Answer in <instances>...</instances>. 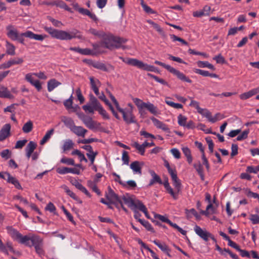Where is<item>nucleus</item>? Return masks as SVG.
I'll return each instance as SVG.
<instances>
[{"label":"nucleus","instance_id":"nucleus-1","mask_svg":"<svg viewBox=\"0 0 259 259\" xmlns=\"http://www.w3.org/2000/svg\"><path fill=\"white\" fill-rule=\"evenodd\" d=\"M44 29L49 33L52 37L60 40H70L73 38H81V36L78 35L79 32L77 30H74L70 32L64 30H58L51 27H45Z\"/></svg>","mask_w":259,"mask_h":259},{"label":"nucleus","instance_id":"nucleus-2","mask_svg":"<svg viewBox=\"0 0 259 259\" xmlns=\"http://www.w3.org/2000/svg\"><path fill=\"white\" fill-rule=\"evenodd\" d=\"M127 39L122 37L115 36L111 33H105L102 37L101 45L105 48L112 50L114 49H119L121 44L126 42Z\"/></svg>","mask_w":259,"mask_h":259},{"label":"nucleus","instance_id":"nucleus-3","mask_svg":"<svg viewBox=\"0 0 259 259\" xmlns=\"http://www.w3.org/2000/svg\"><path fill=\"white\" fill-rule=\"evenodd\" d=\"M133 101L137 106L141 116H144L146 114V112L145 109H147L151 113L154 115H157L158 113L157 107L149 102L145 103L137 98H133Z\"/></svg>","mask_w":259,"mask_h":259},{"label":"nucleus","instance_id":"nucleus-4","mask_svg":"<svg viewBox=\"0 0 259 259\" xmlns=\"http://www.w3.org/2000/svg\"><path fill=\"white\" fill-rule=\"evenodd\" d=\"M120 59L124 63L127 64L132 65L133 66L137 67V68L143 69L144 70L156 72L158 71L157 68L153 65H148L144 63L141 61L134 58H124L123 57H120Z\"/></svg>","mask_w":259,"mask_h":259},{"label":"nucleus","instance_id":"nucleus-5","mask_svg":"<svg viewBox=\"0 0 259 259\" xmlns=\"http://www.w3.org/2000/svg\"><path fill=\"white\" fill-rule=\"evenodd\" d=\"M154 63L155 64L161 66L167 70L169 72L177 76L179 79L188 83L192 82V80L187 77L184 73L171 66L165 64V63L159 61H155Z\"/></svg>","mask_w":259,"mask_h":259},{"label":"nucleus","instance_id":"nucleus-6","mask_svg":"<svg viewBox=\"0 0 259 259\" xmlns=\"http://www.w3.org/2000/svg\"><path fill=\"white\" fill-rule=\"evenodd\" d=\"M101 106L98 99L93 95L90 94L89 103L83 105L82 109L87 113H94L95 111H97Z\"/></svg>","mask_w":259,"mask_h":259},{"label":"nucleus","instance_id":"nucleus-7","mask_svg":"<svg viewBox=\"0 0 259 259\" xmlns=\"http://www.w3.org/2000/svg\"><path fill=\"white\" fill-rule=\"evenodd\" d=\"M119 112L122 114L124 121L126 123L129 124L131 123H137L136 117L133 113V110L131 109H123L119 107L117 109Z\"/></svg>","mask_w":259,"mask_h":259},{"label":"nucleus","instance_id":"nucleus-8","mask_svg":"<svg viewBox=\"0 0 259 259\" xmlns=\"http://www.w3.org/2000/svg\"><path fill=\"white\" fill-rule=\"evenodd\" d=\"M105 196L108 200L109 204H113L117 207H118V203H121V198L114 193L110 187L108 188V192L106 193Z\"/></svg>","mask_w":259,"mask_h":259},{"label":"nucleus","instance_id":"nucleus-9","mask_svg":"<svg viewBox=\"0 0 259 259\" xmlns=\"http://www.w3.org/2000/svg\"><path fill=\"white\" fill-rule=\"evenodd\" d=\"M0 178L6 180L7 182L14 185L16 188L21 190L22 188L18 180L12 177L9 172H6L4 174L0 172Z\"/></svg>","mask_w":259,"mask_h":259},{"label":"nucleus","instance_id":"nucleus-10","mask_svg":"<svg viewBox=\"0 0 259 259\" xmlns=\"http://www.w3.org/2000/svg\"><path fill=\"white\" fill-rule=\"evenodd\" d=\"M74 7L76 11H77L81 14L89 16L91 19H92L95 22H97L98 21V19L96 15L93 13H91L89 10L79 7L78 4L74 5Z\"/></svg>","mask_w":259,"mask_h":259},{"label":"nucleus","instance_id":"nucleus-11","mask_svg":"<svg viewBox=\"0 0 259 259\" xmlns=\"http://www.w3.org/2000/svg\"><path fill=\"white\" fill-rule=\"evenodd\" d=\"M194 230L195 233L204 241L207 242L208 241L210 233L205 230H203L200 227L197 225L195 226Z\"/></svg>","mask_w":259,"mask_h":259},{"label":"nucleus","instance_id":"nucleus-12","mask_svg":"<svg viewBox=\"0 0 259 259\" xmlns=\"http://www.w3.org/2000/svg\"><path fill=\"white\" fill-rule=\"evenodd\" d=\"M6 229L7 233L14 240L19 241L22 235L17 230L12 226H7Z\"/></svg>","mask_w":259,"mask_h":259},{"label":"nucleus","instance_id":"nucleus-13","mask_svg":"<svg viewBox=\"0 0 259 259\" xmlns=\"http://www.w3.org/2000/svg\"><path fill=\"white\" fill-rule=\"evenodd\" d=\"M82 148L88 152V153H87V156L90 159L91 164H93L95 161L96 156L98 154V152L97 151L94 152L93 150L92 147L90 145H84L82 147Z\"/></svg>","mask_w":259,"mask_h":259},{"label":"nucleus","instance_id":"nucleus-14","mask_svg":"<svg viewBox=\"0 0 259 259\" xmlns=\"http://www.w3.org/2000/svg\"><path fill=\"white\" fill-rule=\"evenodd\" d=\"M25 79L31 85L34 86L37 91L39 92L42 89L41 84L38 80H34L32 77V74L27 73L25 75Z\"/></svg>","mask_w":259,"mask_h":259},{"label":"nucleus","instance_id":"nucleus-15","mask_svg":"<svg viewBox=\"0 0 259 259\" xmlns=\"http://www.w3.org/2000/svg\"><path fill=\"white\" fill-rule=\"evenodd\" d=\"M11 125L9 123L5 124L0 130V141H3L9 137L11 134Z\"/></svg>","mask_w":259,"mask_h":259},{"label":"nucleus","instance_id":"nucleus-16","mask_svg":"<svg viewBox=\"0 0 259 259\" xmlns=\"http://www.w3.org/2000/svg\"><path fill=\"white\" fill-rule=\"evenodd\" d=\"M38 236L32 235L31 236L28 235H22V237L20 238L19 242V243L24 244L27 246L29 247H31L33 246V239L37 238Z\"/></svg>","mask_w":259,"mask_h":259},{"label":"nucleus","instance_id":"nucleus-17","mask_svg":"<svg viewBox=\"0 0 259 259\" xmlns=\"http://www.w3.org/2000/svg\"><path fill=\"white\" fill-rule=\"evenodd\" d=\"M22 35H24L25 37L39 41H42L47 37V35L46 34H35L31 31H27L25 32L22 33Z\"/></svg>","mask_w":259,"mask_h":259},{"label":"nucleus","instance_id":"nucleus-18","mask_svg":"<svg viewBox=\"0 0 259 259\" xmlns=\"http://www.w3.org/2000/svg\"><path fill=\"white\" fill-rule=\"evenodd\" d=\"M144 164L143 162L135 161L131 163L130 168L132 169L134 174L141 175L142 168Z\"/></svg>","mask_w":259,"mask_h":259},{"label":"nucleus","instance_id":"nucleus-19","mask_svg":"<svg viewBox=\"0 0 259 259\" xmlns=\"http://www.w3.org/2000/svg\"><path fill=\"white\" fill-rule=\"evenodd\" d=\"M122 203L123 202L124 204L127 205L129 207L132 208L133 207H135L138 208V204L139 203H141L142 202L139 200H137L135 201L133 199H132L130 197H126L125 196H123L121 198H120Z\"/></svg>","mask_w":259,"mask_h":259},{"label":"nucleus","instance_id":"nucleus-20","mask_svg":"<svg viewBox=\"0 0 259 259\" xmlns=\"http://www.w3.org/2000/svg\"><path fill=\"white\" fill-rule=\"evenodd\" d=\"M7 36L12 40H16L19 35L18 31L14 28L13 25H10L7 26Z\"/></svg>","mask_w":259,"mask_h":259},{"label":"nucleus","instance_id":"nucleus-21","mask_svg":"<svg viewBox=\"0 0 259 259\" xmlns=\"http://www.w3.org/2000/svg\"><path fill=\"white\" fill-rule=\"evenodd\" d=\"M33 246L34 247L37 253L40 255L44 253L42 249V240L38 236L37 238L33 239Z\"/></svg>","mask_w":259,"mask_h":259},{"label":"nucleus","instance_id":"nucleus-22","mask_svg":"<svg viewBox=\"0 0 259 259\" xmlns=\"http://www.w3.org/2000/svg\"><path fill=\"white\" fill-rule=\"evenodd\" d=\"M80 119L88 128L93 129L95 127V122L92 118L82 114V116H80Z\"/></svg>","mask_w":259,"mask_h":259},{"label":"nucleus","instance_id":"nucleus-23","mask_svg":"<svg viewBox=\"0 0 259 259\" xmlns=\"http://www.w3.org/2000/svg\"><path fill=\"white\" fill-rule=\"evenodd\" d=\"M152 242L154 243V244L157 246L163 252L167 254L168 256H170L169 253L170 252V249L165 243H161L158 240H154L152 241Z\"/></svg>","mask_w":259,"mask_h":259},{"label":"nucleus","instance_id":"nucleus-24","mask_svg":"<svg viewBox=\"0 0 259 259\" xmlns=\"http://www.w3.org/2000/svg\"><path fill=\"white\" fill-rule=\"evenodd\" d=\"M150 119L154 126H155L157 128L161 129L165 132H169V128L165 123H163L154 117H151Z\"/></svg>","mask_w":259,"mask_h":259},{"label":"nucleus","instance_id":"nucleus-25","mask_svg":"<svg viewBox=\"0 0 259 259\" xmlns=\"http://www.w3.org/2000/svg\"><path fill=\"white\" fill-rule=\"evenodd\" d=\"M259 93V87L253 89L247 92L244 93L240 95L241 100H246L253 96Z\"/></svg>","mask_w":259,"mask_h":259},{"label":"nucleus","instance_id":"nucleus-26","mask_svg":"<svg viewBox=\"0 0 259 259\" xmlns=\"http://www.w3.org/2000/svg\"><path fill=\"white\" fill-rule=\"evenodd\" d=\"M14 96L11 93L7 87L4 85L0 87V98L13 99Z\"/></svg>","mask_w":259,"mask_h":259},{"label":"nucleus","instance_id":"nucleus-27","mask_svg":"<svg viewBox=\"0 0 259 259\" xmlns=\"http://www.w3.org/2000/svg\"><path fill=\"white\" fill-rule=\"evenodd\" d=\"M71 132H72L74 134L78 136H80L81 137H84L85 136V134L87 133L88 131L84 128L83 127L81 126H76L75 125L72 129H71Z\"/></svg>","mask_w":259,"mask_h":259},{"label":"nucleus","instance_id":"nucleus-28","mask_svg":"<svg viewBox=\"0 0 259 259\" xmlns=\"http://www.w3.org/2000/svg\"><path fill=\"white\" fill-rule=\"evenodd\" d=\"M162 184L168 193H169L175 200L178 199V195L177 192H175L172 188L170 186L168 180H166Z\"/></svg>","mask_w":259,"mask_h":259},{"label":"nucleus","instance_id":"nucleus-29","mask_svg":"<svg viewBox=\"0 0 259 259\" xmlns=\"http://www.w3.org/2000/svg\"><path fill=\"white\" fill-rule=\"evenodd\" d=\"M150 174L152 177L148 185L149 186H151L155 183H157L160 184H162V181L159 176H158L153 170L150 171Z\"/></svg>","mask_w":259,"mask_h":259},{"label":"nucleus","instance_id":"nucleus-30","mask_svg":"<svg viewBox=\"0 0 259 259\" xmlns=\"http://www.w3.org/2000/svg\"><path fill=\"white\" fill-rule=\"evenodd\" d=\"M61 83L55 79H51L48 81L47 87L49 92L53 91L56 88L61 85Z\"/></svg>","mask_w":259,"mask_h":259},{"label":"nucleus","instance_id":"nucleus-31","mask_svg":"<svg viewBox=\"0 0 259 259\" xmlns=\"http://www.w3.org/2000/svg\"><path fill=\"white\" fill-rule=\"evenodd\" d=\"M73 146L74 143L72 140L70 139H67L64 141L62 148L63 152H66L72 149L73 148Z\"/></svg>","mask_w":259,"mask_h":259},{"label":"nucleus","instance_id":"nucleus-32","mask_svg":"<svg viewBox=\"0 0 259 259\" xmlns=\"http://www.w3.org/2000/svg\"><path fill=\"white\" fill-rule=\"evenodd\" d=\"M33 128V124L32 121L29 120L23 125L22 130L23 133L28 134L32 131Z\"/></svg>","mask_w":259,"mask_h":259},{"label":"nucleus","instance_id":"nucleus-33","mask_svg":"<svg viewBox=\"0 0 259 259\" xmlns=\"http://www.w3.org/2000/svg\"><path fill=\"white\" fill-rule=\"evenodd\" d=\"M6 53L8 55L14 56L15 55V47L11 43L6 41Z\"/></svg>","mask_w":259,"mask_h":259},{"label":"nucleus","instance_id":"nucleus-34","mask_svg":"<svg viewBox=\"0 0 259 259\" xmlns=\"http://www.w3.org/2000/svg\"><path fill=\"white\" fill-rule=\"evenodd\" d=\"M54 133V130L53 128L51 129L49 131H48L46 133L45 135L44 136L43 138L40 142V145H44L47 142H48L49 139L51 138V136L53 135Z\"/></svg>","mask_w":259,"mask_h":259},{"label":"nucleus","instance_id":"nucleus-35","mask_svg":"<svg viewBox=\"0 0 259 259\" xmlns=\"http://www.w3.org/2000/svg\"><path fill=\"white\" fill-rule=\"evenodd\" d=\"M62 121L65 126L69 128L70 131H71V129H72L73 127H74V126L75 125L73 119L70 117H64V118L62 119Z\"/></svg>","mask_w":259,"mask_h":259},{"label":"nucleus","instance_id":"nucleus-36","mask_svg":"<svg viewBox=\"0 0 259 259\" xmlns=\"http://www.w3.org/2000/svg\"><path fill=\"white\" fill-rule=\"evenodd\" d=\"M132 146L138 150L141 155H144L145 147L143 143L140 145L137 142H135L132 144Z\"/></svg>","mask_w":259,"mask_h":259},{"label":"nucleus","instance_id":"nucleus-37","mask_svg":"<svg viewBox=\"0 0 259 259\" xmlns=\"http://www.w3.org/2000/svg\"><path fill=\"white\" fill-rule=\"evenodd\" d=\"M197 65L199 67H207L212 70L215 69L214 66L207 61H199L197 62Z\"/></svg>","mask_w":259,"mask_h":259},{"label":"nucleus","instance_id":"nucleus-38","mask_svg":"<svg viewBox=\"0 0 259 259\" xmlns=\"http://www.w3.org/2000/svg\"><path fill=\"white\" fill-rule=\"evenodd\" d=\"M138 222L145 227L148 231L154 232V229L149 222L143 219H139Z\"/></svg>","mask_w":259,"mask_h":259},{"label":"nucleus","instance_id":"nucleus-39","mask_svg":"<svg viewBox=\"0 0 259 259\" xmlns=\"http://www.w3.org/2000/svg\"><path fill=\"white\" fill-rule=\"evenodd\" d=\"M73 101L71 100V99H67L65 100L64 102V105L66 107V108L68 110L72 109L73 111H75L77 108H79V107L77 105H76L75 106L73 107L72 106Z\"/></svg>","mask_w":259,"mask_h":259},{"label":"nucleus","instance_id":"nucleus-40","mask_svg":"<svg viewBox=\"0 0 259 259\" xmlns=\"http://www.w3.org/2000/svg\"><path fill=\"white\" fill-rule=\"evenodd\" d=\"M11 66L15 65L21 64L23 63L24 60L22 58L16 57L9 60Z\"/></svg>","mask_w":259,"mask_h":259},{"label":"nucleus","instance_id":"nucleus-41","mask_svg":"<svg viewBox=\"0 0 259 259\" xmlns=\"http://www.w3.org/2000/svg\"><path fill=\"white\" fill-rule=\"evenodd\" d=\"M147 22L149 24L151 25L153 28L155 29L157 32H158L160 34H163L164 33L163 29L158 24L155 23L152 20H148Z\"/></svg>","mask_w":259,"mask_h":259},{"label":"nucleus","instance_id":"nucleus-42","mask_svg":"<svg viewBox=\"0 0 259 259\" xmlns=\"http://www.w3.org/2000/svg\"><path fill=\"white\" fill-rule=\"evenodd\" d=\"M90 80L92 90L96 88H99L101 85V82L100 81L97 79H95L93 77H90Z\"/></svg>","mask_w":259,"mask_h":259},{"label":"nucleus","instance_id":"nucleus-43","mask_svg":"<svg viewBox=\"0 0 259 259\" xmlns=\"http://www.w3.org/2000/svg\"><path fill=\"white\" fill-rule=\"evenodd\" d=\"M198 113L205 117L210 122V119L212 117L211 113L207 109L201 108V110L199 111Z\"/></svg>","mask_w":259,"mask_h":259},{"label":"nucleus","instance_id":"nucleus-44","mask_svg":"<svg viewBox=\"0 0 259 259\" xmlns=\"http://www.w3.org/2000/svg\"><path fill=\"white\" fill-rule=\"evenodd\" d=\"M173 186L175 187L176 191L175 192L177 193V195H178V193L181 190L182 188V184L181 183V181L179 179L176 180L172 181Z\"/></svg>","mask_w":259,"mask_h":259},{"label":"nucleus","instance_id":"nucleus-45","mask_svg":"<svg viewBox=\"0 0 259 259\" xmlns=\"http://www.w3.org/2000/svg\"><path fill=\"white\" fill-rule=\"evenodd\" d=\"M138 209H139L140 211H142L145 214L147 218H150V216L149 214H148L147 209L142 202L139 203V204H138Z\"/></svg>","mask_w":259,"mask_h":259},{"label":"nucleus","instance_id":"nucleus-46","mask_svg":"<svg viewBox=\"0 0 259 259\" xmlns=\"http://www.w3.org/2000/svg\"><path fill=\"white\" fill-rule=\"evenodd\" d=\"M168 224H169L170 226L173 227L174 228L177 229L179 232H180L182 235H186L187 232L184 230L182 228L178 226L176 224L173 223L170 220L168 221Z\"/></svg>","mask_w":259,"mask_h":259},{"label":"nucleus","instance_id":"nucleus-47","mask_svg":"<svg viewBox=\"0 0 259 259\" xmlns=\"http://www.w3.org/2000/svg\"><path fill=\"white\" fill-rule=\"evenodd\" d=\"M60 162L62 163L66 164L68 165H75L74 160L72 158L63 157L61 159Z\"/></svg>","mask_w":259,"mask_h":259},{"label":"nucleus","instance_id":"nucleus-48","mask_svg":"<svg viewBox=\"0 0 259 259\" xmlns=\"http://www.w3.org/2000/svg\"><path fill=\"white\" fill-rule=\"evenodd\" d=\"M187 117L185 116L180 114L178 116V122L180 126H185L187 123Z\"/></svg>","mask_w":259,"mask_h":259},{"label":"nucleus","instance_id":"nucleus-49","mask_svg":"<svg viewBox=\"0 0 259 259\" xmlns=\"http://www.w3.org/2000/svg\"><path fill=\"white\" fill-rule=\"evenodd\" d=\"M36 147V144L33 141H30L26 148V151L30 153H33Z\"/></svg>","mask_w":259,"mask_h":259},{"label":"nucleus","instance_id":"nucleus-50","mask_svg":"<svg viewBox=\"0 0 259 259\" xmlns=\"http://www.w3.org/2000/svg\"><path fill=\"white\" fill-rule=\"evenodd\" d=\"M141 6L143 8L144 10L147 13L149 14H155V11L152 10L150 7L145 4L143 1L141 2Z\"/></svg>","mask_w":259,"mask_h":259},{"label":"nucleus","instance_id":"nucleus-51","mask_svg":"<svg viewBox=\"0 0 259 259\" xmlns=\"http://www.w3.org/2000/svg\"><path fill=\"white\" fill-rule=\"evenodd\" d=\"M121 159L123 162V164H126V165H128L129 161H130V157L128 155V152L127 151H123Z\"/></svg>","mask_w":259,"mask_h":259},{"label":"nucleus","instance_id":"nucleus-52","mask_svg":"<svg viewBox=\"0 0 259 259\" xmlns=\"http://www.w3.org/2000/svg\"><path fill=\"white\" fill-rule=\"evenodd\" d=\"M88 32L95 36H98L102 38L104 32L103 31H99L94 28H90Z\"/></svg>","mask_w":259,"mask_h":259},{"label":"nucleus","instance_id":"nucleus-53","mask_svg":"<svg viewBox=\"0 0 259 259\" xmlns=\"http://www.w3.org/2000/svg\"><path fill=\"white\" fill-rule=\"evenodd\" d=\"M249 133V130L244 131L240 135L238 136V137L236 138V140L240 141L244 139H246L248 137Z\"/></svg>","mask_w":259,"mask_h":259},{"label":"nucleus","instance_id":"nucleus-54","mask_svg":"<svg viewBox=\"0 0 259 259\" xmlns=\"http://www.w3.org/2000/svg\"><path fill=\"white\" fill-rule=\"evenodd\" d=\"M0 155L5 159H8L11 156V152L9 149H5L0 152Z\"/></svg>","mask_w":259,"mask_h":259},{"label":"nucleus","instance_id":"nucleus-55","mask_svg":"<svg viewBox=\"0 0 259 259\" xmlns=\"http://www.w3.org/2000/svg\"><path fill=\"white\" fill-rule=\"evenodd\" d=\"M213 59L215 60L218 64H224L226 62L225 59L221 54H219L214 56Z\"/></svg>","mask_w":259,"mask_h":259},{"label":"nucleus","instance_id":"nucleus-56","mask_svg":"<svg viewBox=\"0 0 259 259\" xmlns=\"http://www.w3.org/2000/svg\"><path fill=\"white\" fill-rule=\"evenodd\" d=\"M209 209H211V213H212L214 212V210H213V206L212 205V204L210 202L209 204L207 205V206L206 207V209L205 210H202L201 211V213L202 214H204V215H208L210 212L208 211Z\"/></svg>","mask_w":259,"mask_h":259},{"label":"nucleus","instance_id":"nucleus-57","mask_svg":"<svg viewBox=\"0 0 259 259\" xmlns=\"http://www.w3.org/2000/svg\"><path fill=\"white\" fill-rule=\"evenodd\" d=\"M69 171V167H58L56 169L57 172L60 175H65L68 174Z\"/></svg>","mask_w":259,"mask_h":259},{"label":"nucleus","instance_id":"nucleus-58","mask_svg":"<svg viewBox=\"0 0 259 259\" xmlns=\"http://www.w3.org/2000/svg\"><path fill=\"white\" fill-rule=\"evenodd\" d=\"M76 94L78 100L79 101L80 103L82 104L84 101V98L81 94V91L80 88H78L76 90Z\"/></svg>","mask_w":259,"mask_h":259},{"label":"nucleus","instance_id":"nucleus-59","mask_svg":"<svg viewBox=\"0 0 259 259\" xmlns=\"http://www.w3.org/2000/svg\"><path fill=\"white\" fill-rule=\"evenodd\" d=\"M238 147L237 144H232L231 146V156L233 157L234 156L238 154Z\"/></svg>","mask_w":259,"mask_h":259},{"label":"nucleus","instance_id":"nucleus-60","mask_svg":"<svg viewBox=\"0 0 259 259\" xmlns=\"http://www.w3.org/2000/svg\"><path fill=\"white\" fill-rule=\"evenodd\" d=\"M205 140L208 146V149L210 151V153H212L213 151V147L214 144L212 140L209 137H207L205 138Z\"/></svg>","mask_w":259,"mask_h":259},{"label":"nucleus","instance_id":"nucleus-61","mask_svg":"<svg viewBox=\"0 0 259 259\" xmlns=\"http://www.w3.org/2000/svg\"><path fill=\"white\" fill-rule=\"evenodd\" d=\"M97 111L99 112L100 114H101L103 117L105 119H109V116L107 113L106 111L101 106Z\"/></svg>","mask_w":259,"mask_h":259},{"label":"nucleus","instance_id":"nucleus-62","mask_svg":"<svg viewBox=\"0 0 259 259\" xmlns=\"http://www.w3.org/2000/svg\"><path fill=\"white\" fill-rule=\"evenodd\" d=\"M224 118V116L223 115L221 114L220 113H218L215 114V116L214 117H211V118L210 119V122L212 123H214L216 121L220 120L222 119H223Z\"/></svg>","mask_w":259,"mask_h":259},{"label":"nucleus","instance_id":"nucleus-63","mask_svg":"<svg viewBox=\"0 0 259 259\" xmlns=\"http://www.w3.org/2000/svg\"><path fill=\"white\" fill-rule=\"evenodd\" d=\"M93 66L96 68L100 69L103 71H106L107 70L106 66L102 63H96Z\"/></svg>","mask_w":259,"mask_h":259},{"label":"nucleus","instance_id":"nucleus-64","mask_svg":"<svg viewBox=\"0 0 259 259\" xmlns=\"http://www.w3.org/2000/svg\"><path fill=\"white\" fill-rule=\"evenodd\" d=\"M249 219L253 224H259V215L257 214H251Z\"/></svg>","mask_w":259,"mask_h":259}]
</instances>
